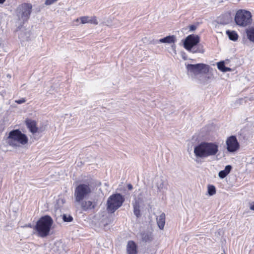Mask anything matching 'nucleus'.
Listing matches in <instances>:
<instances>
[{"mask_svg":"<svg viewBox=\"0 0 254 254\" xmlns=\"http://www.w3.org/2000/svg\"><path fill=\"white\" fill-rule=\"evenodd\" d=\"M26 227H31V225L30 224H29L28 225H27Z\"/></svg>","mask_w":254,"mask_h":254,"instance_id":"36","label":"nucleus"},{"mask_svg":"<svg viewBox=\"0 0 254 254\" xmlns=\"http://www.w3.org/2000/svg\"><path fill=\"white\" fill-rule=\"evenodd\" d=\"M232 71V69L231 68L225 66V69L223 70V72H226L227 71Z\"/></svg>","mask_w":254,"mask_h":254,"instance_id":"31","label":"nucleus"},{"mask_svg":"<svg viewBox=\"0 0 254 254\" xmlns=\"http://www.w3.org/2000/svg\"><path fill=\"white\" fill-rule=\"evenodd\" d=\"M5 0H0V4H3Z\"/></svg>","mask_w":254,"mask_h":254,"instance_id":"34","label":"nucleus"},{"mask_svg":"<svg viewBox=\"0 0 254 254\" xmlns=\"http://www.w3.org/2000/svg\"><path fill=\"white\" fill-rule=\"evenodd\" d=\"M15 102L17 104H20L25 102V100L24 98H21V99L16 100Z\"/></svg>","mask_w":254,"mask_h":254,"instance_id":"29","label":"nucleus"},{"mask_svg":"<svg viewBox=\"0 0 254 254\" xmlns=\"http://www.w3.org/2000/svg\"><path fill=\"white\" fill-rule=\"evenodd\" d=\"M58 0H46L45 1V4L46 5H51L54 3L55 2L57 1Z\"/></svg>","mask_w":254,"mask_h":254,"instance_id":"28","label":"nucleus"},{"mask_svg":"<svg viewBox=\"0 0 254 254\" xmlns=\"http://www.w3.org/2000/svg\"><path fill=\"white\" fill-rule=\"evenodd\" d=\"M63 219L64 221L66 222H71L73 220V218L71 215H67L66 214H64L63 215Z\"/></svg>","mask_w":254,"mask_h":254,"instance_id":"24","label":"nucleus"},{"mask_svg":"<svg viewBox=\"0 0 254 254\" xmlns=\"http://www.w3.org/2000/svg\"><path fill=\"white\" fill-rule=\"evenodd\" d=\"M248 39L254 43V27H252L246 30Z\"/></svg>","mask_w":254,"mask_h":254,"instance_id":"19","label":"nucleus"},{"mask_svg":"<svg viewBox=\"0 0 254 254\" xmlns=\"http://www.w3.org/2000/svg\"><path fill=\"white\" fill-rule=\"evenodd\" d=\"M91 192V187L89 184H81L78 185L74 190L75 201L80 202Z\"/></svg>","mask_w":254,"mask_h":254,"instance_id":"6","label":"nucleus"},{"mask_svg":"<svg viewBox=\"0 0 254 254\" xmlns=\"http://www.w3.org/2000/svg\"><path fill=\"white\" fill-rule=\"evenodd\" d=\"M250 209L252 210H254V202L253 203V204H251Z\"/></svg>","mask_w":254,"mask_h":254,"instance_id":"33","label":"nucleus"},{"mask_svg":"<svg viewBox=\"0 0 254 254\" xmlns=\"http://www.w3.org/2000/svg\"><path fill=\"white\" fill-rule=\"evenodd\" d=\"M199 37L196 35H190L187 37L184 42V47L188 51L192 53H203L204 50L197 46L199 42Z\"/></svg>","mask_w":254,"mask_h":254,"instance_id":"4","label":"nucleus"},{"mask_svg":"<svg viewBox=\"0 0 254 254\" xmlns=\"http://www.w3.org/2000/svg\"><path fill=\"white\" fill-rule=\"evenodd\" d=\"M80 20V18H77L76 20H75V21L78 22L79 21V20Z\"/></svg>","mask_w":254,"mask_h":254,"instance_id":"35","label":"nucleus"},{"mask_svg":"<svg viewBox=\"0 0 254 254\" xmlns=\"http://www.w3.org/2000/svg\"><path fill=\"white\" fill-rule=\"evenodd\" d=\"M127 188L129 190H131L133 189L132 186L129 184L127 185Z\"/></svg>","mask_w":254,"mask_h":254,"instance_id":"32","label":"nucleus"},{"mask_svg":"<svg viewBox=\"0 0 254 254\" xmlns=\"http://www.w3.org/2000/svg\"><path fill=\"white\" fill-rule=\"evenodd\" d=\"M226 34L231 40L236 41L238 38V35L237 33L234 31L227 30L226 31Z\"/></svg>","mask_w":254,"mask_h":254,"instance_id":"21","label":"nucleus"},{"mask_svg":"<svg viewBox=\"0 0 254 254\" xmlns=\"http://www.w3.org/2000/svg\"><path fill=\"white\" fill-rule=\"evenodd\" d=\"M196 26L194 25H191L190 26V31H194L196 29Z\"/></svg>","mask_w":254,"mask_h":254,"instance_id":"30","label":"nucleus"},{"mask_svg":"<svg viewBox=\"0 0 254 254\" xmlns=\"http://www.w3.org/2000/svg\"><path fill=\"white\" fill-rule=\"evenodd\" d=\"M141 240L145 242H150L152 240V234L149 232H143L140 234Z\"/></svg>","mask_w":254,"mask_h":254,"instance_id":"18","label":"nucleus"},{"mask_svg":"<svg viewBox=\"0 0 254 254\" xmlns=\"http://www.w3.org/2000/svg\"><path fill=\"white\" fill-rule=\"evenodd\" d=\"M227 149L230 152H234L239 148V144L237 139L235 136L229 137L227 141Z\"/></svg>","mask_w":254,"mask_h":254,"instance_id":"10","label":"nucleus"},{"mask_svg":"<svg viewBox=\"0 0 254 254\" xmlns=\"http://www.w3.org/2000/svg\"><path fill=\"white\" fill-rule=\"evenodd\" d=\"M25 123L27 127L32 133L37 132L38 127H36V122L35 121L27 119L26 120Z\"/></svg>","mask_w":254,"mask_h":254,"instance_id":"11","label":"nucleus"},{"mask_svg":"<svg viewBox=\"0 0 254 254\" xmlns=\"http://www.w3.org/2000/svg\"><path fill=\"white\" fill-rule=\"evenodd\" d=\"M81 206L84 211L94 208V206L92 205V202L91 201H82L81 203Z\"/></svg>","mask_w":254,"mask_h":254,"instance_id":"20","label":"nucleus"},{"mask_svg":"<svg viewBox=\"0 0 254 254\" xmlns=\"http://www.w3.org/2000/svg\"><path fill=\"white\" fill-rule=\"evenodd\" d=\"M81 23L82 24H85L89 23V16H82L80 17Z\"/></svg>","mask_w":254,"mask_h":254,"instance_id":"26","label":"nucleus"},{"mask_svg":"<svg viewBox=\"0 0 254 254\" xmlns=\"http://www.w3.org/2000/svg\"><path fill=\"white\" fill-rule=\"evenodd\" d=\"M125 197L120 193L111 195L107 202V210L109 213H113L123 205Z\"/></svg>","mask_w":254,"mask_h":254,"instance_id":"5","label":"nucleus"},{"mask_svg":"<svg viewBox=\"0 0 254 254\" xmlns=\"http://www.w3.org/2000/svg\"><path fill=\"white\" fill-rule=\"evenodd\" d=\"M133 212L136 217H138L140 216L139 205L137 202L133 204Z\"/></svg>","mask_w":254,"mask_h":254,"instance_id":"22","label":"nucleus"},{"mask_svg":"<svg viewBox=\"0 0 254 254\" xmlns=\"http://www.w3.org/2000/svg\"><path fill=\"white\" fill-rule=\"evenodd\" d=\"M193 152L195 161L199 163V159L216 155L218 152V145L215 142L203 141L194 147Z\"/></svg>","mask_w":254,"mask_h":254,"instance_id":"1","label":"nucleus"},{"mask_svg":"<svg viewBox=\"0 0 254 254\" xmlns=\"http://www.w3.org/2000/svg\"><path fill=\"white\" fill-rule=\"evenodd\" d=\"M251 13L246 10H239L235 17L236 23L241 26H246L252 22Z\"/></svg>","mask_w":254,"mask_h":254,"instance_id":"7","label":"nucleus"},{"mask_svg":"<svg viewBox=\"0 0 254 254\" xmlns=\"http://www.w3.org/2000/svg\"><path fill=\"white\" fill-rule=\"evenodd\" d=\"M157 223L158 227L162 230L164 228L165 224V214L164 213H162L157 218Z\"/></svg>","mask_w":254,"mask_h":254,"instance_id":"14","label":"nucleus"},{"mask_svg":"<svg viewBox=\"0 0 254 254\" xmlns=\"http://www.w3.org/2000/svg\"><path fill=\"white\" fill-rule=\"evenodd\" d=\"M232 169V166L230 165H227L225 169L222 171H220L219 172L218 176L221 179H224L226 177L230 172Z\"/></svg>","mask_w":254,"mask_h":254,"instance_id":"16","label":"nucleus"},{"mask_svg":"<svg viewBox=\"0 0 254 254\" xmlns=\"http://www.w3.org/2000/svg\"><path fill=\"white\" fill-rule=\"evenodd\" d=\"M53 223L52 218L48 215L41 217L35 226V229L37 231L38 236L44 238L49 234L51 226Z\"/></svg>","mask_w":254,"mask_h":254,"instance_id":"2","label":"nucleus"},{"mask_svg":"<svg viewBox=\"0 0 254 254\" xmlns=\"http://www.w3.org/2000/svg\"><path fill=\"white\" fill-rule=\"evenodd\" d=\"M32 9L31 3H23L19 4L15 10V15L18 23L21 26L27 22L30 18Z\"/></svg>","mask_w":254,"mask_h":254,"instance_id":"3","label":"nucleus"},{"mask_svg":"<svg viewBox=\"0 0 254 254\" xmlns=\"http://www.w3.org/2000/svg\"><path fill=\"white\" fill-rule=\"evenodd\" d=\"M89 23L94 24L95 25H97L98 24V22L96 17H95V16L89 17Z\"/></svg>","mask_w":254,"mask_h":254,"instance_id":"27","label":"nucleus"},{"mask_svg":"<svg viewBox=\"0 0 254 254\" xmlns=\"http://www.w3.org/2000/svg\"><path fill=\"white\" fill-rule=\"evenodd\" d=\"M167 183L165 180L163 179L162 178H159L158 179L157 182L156 183V186L157 187L158 190L160 192H163L165 190L167 189Z\"/></svg>","mask_w":254,"mask_h":254,"instance_id":"12","label":"nucleus"},{"mask_svg":"<svg viewBox=\"0 0 254 254\" xmlns=\"http://www.w3.org/2000/svg\"><path fill=\"white\" fill-rule=\"evenodd\" d=\"M208 193L209 195L212 196L216 193L215 187L213 185H209L208 186Z\"/></svg>","mask_w":254,"mask_h":254,"instance_id":"23","label":"nucleus"},{"mask_svg":"<svg viewBox=\"0 0 254 254\" xmlns=\"http://www.w3.org/2000/svg\"><path fill=\"white\" fill-rule=\"evenodd\" d=\"M8 137L13 141H17L23 145L26 144L28 142V138L26 135L18 129L10 131L9 133Z\"/></svg>","mask_w":254,"mask_h":254,"instance_id":"9","label":"nucleus"},{"mask_svg":"<svg viewBox=\"0 0 254 254\" xmlns=\"http://www.w3.org/2000/svg\"><path fill=\"white\" fill-rule=\"evenodd\" d=\"M176 39V37L174 35L172 36H168L163 38L160 39L159 40H157L155 43L157 42L164 43H175Z\"/></svg>","mask_w":254,"mask_h":254,"instance_id":"15","label":"nucleus"},{"mask_svg":"<svg viewBox=\"0 0 254 254\" xmlns=\"http://www.w3.org/2000/svg\"><path fill=\"white\" fill-rule=\"evenodd\" d=\"M232 20L231 14L229 13H225L220 17V22L223 24L230 23Z\"/></svg>","mask_w":254,"mask_h":254,"instance_id":"17","label":"nucleus"},{"mask_svg":"<svg viewBox=\"0 0 254 254\" xmlns=\"http://www.w3.org/2000/svg\"><path fill=\"white\" fill-rule=\"evenodd\" d=\"M127 254H137L136 245L133 241H128L127 247Z\"/></svg>","mask_w":254,"mask_h":254,"instance_id":"13","label":"nucleus"},{"mask_svg":"<svg viewBox=\"0 0 254 254\" xmlns=\"http://www.w3.org/2000/svg\"><path fill=\"white\" fill-rule=\"evenodd\" d=\"M187 68L189 74L197 75L208 72L209 66L204 64H188Z\"/></svg>","mask_w":254,"mask_h":254,"instance_id":"8","label":"nucleus"},{"mask_svg":"<svg viewBox=\"0 0 254 254\" xmlns=\"http://www.w3.org/2000/svg\"><path fill=\"white\" fill-rule=\"evenodd\" d=\"M225 67L224 62L222 61L217 63V67L221 71L223 72V70L225 69Z\"/></svg>","mask_w":254,"mask_h":254,"instance_id":"25","label":"nucleus"}]
</instances>
